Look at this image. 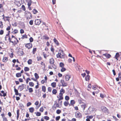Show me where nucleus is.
<instances>
[{
	"label": "nucleus",
	"instance_id": "obj_1",
	"mask_svg": "<svg viewBox=\"0 0 121 121\" xmlns=\"http://www.w3.org/2000/svg\"><path fill=\"white\" fill-rule=\"evenodd\" d=\"M56 56L58 58H61L64 57L65 54L62 50H60L59 52L56 55Z\"/></svg>",
	"mask_w": 121,
	"mask_h": 121
},
{
	"label": "nucleus",
	"instance_id": "obj_2",
	"mask_svg": "<svg viewBox=\"0 0 121 121\" xmlns=\"http://www.w3.org/2000/svg\"><path fill=\"white\" fill-rule=\"evenodd\" d=\"M25 15L27 19H30L32 17L31 14L30 12L27 11L25 12Z\"/></svg>",
	"mask_w": 121,
	"mask_h": 121
},
{
	"label": "nucleus",
	"instance_id": "obj_3",
	"mask_svg": "<svg viewBox=\"0 0 121 121\" xmlns=\"http://www.w3.org/2000/svg\"><path fill=\"white\" fill-rule=\"evenodd\" d=\"M101 109L102 111L105 113H108V109L105 107L103 106L101 107Z\"/></svg>",
	"mask_w": 121,
	"mask_h": 121
},
{
	"label": "nucleus",
	"instance_id": "obj_4",
	"mask_svg": "<svg viewBox=\"0 0 121 121\" xmlns=\"http://www.w3.org/2000/svg\"><path fill=\"white\" fill-rule=\"evenodd\" d=\"M81 107L83 110H84L85 108L87 107V105L84 103H82L81 104Z\"/></svg>",
	"mask_w": 121,
	"mask_h": 121
},
{
	"label": "nucleus",
	"instance_id": "obj_5",
	"mask_svg": "<svg viewBox=\"0 0 121 121\" xmlns=\"http://www.w3.org/2000/svg\"><path fill=\"white\" fill-rule=\"evenodd\" d=\"M60 82L62 84V86H66L68 85L67 83L65 82L63 80H61Z\"/></svg>",
	"mask_w": 121,
	"mask_h": 121
},
{
	"label": "nucleus",
	"instance_id": "obj_6",
	"mask_svg": "<svg viewBox=\"0 0 121 121\" xmlns=\"http://www.w3.org/2000/svg\"><path fill=\"white\" fill-rule=\"evenodd\" d=\"M75 115L76 117L79 118H81L82 115L80 112H77L75 113Z\"/></svg>",
	"mask_w": 121,
	"mask_h": 121
},
{
	"label": "nucleus",
	"instance_id": "obj_7",
	"mask_svg": "<svg viewBox=\"0 0 121 121\" xmlns=\"http://www.w3.org/2000/svg\"><path fill=\"white\" fill-rule=\"evenodd\" d=\"M25 46L26 48L29 49L32 48V45L31 43H29L26 44Z\"/></svg>",
	"mask_w": 121,
	"mask_h": 121
},
{
	"label": "nucleus",
	"instance_id": "obj_8",
	"mask_svg": "<svg viewBox=\"0 0 121 121\" xmlns=\"http://www.w3.org/2000/svg\"><path fill=\"white\" fill-rule=\"evenodd\" d=\"M26 85L24 84H22L20 86H19V88L20 89V91H22L23 89L26 88Z\"/></svg>",
	"mask_w": 121,
	"mask_h": 121
},
{
	"label": "nucleus",
	"instance_id": "obj_9",
	"mask_svg": "<svg viewBox=\"0 0 121 121\" xmlns=\"http://www.w3.org/2000/svg\"><path fill=\"white\" fill-rule=\"evenodd\" d=\"M41 21L40 19H37L35 21V23L36 25H39L41 23Z\"/></svg>",
	"mask_w": 121,
	"mask_h": 121
},
{
	"label": "nucleus",
	"instance_id": "obj_10",
	"mask_svg": "<svg viewBox=\"0 0 121 121\" xmlns=\"http://www.w3.org/2000/svg\"><path fill=\"white\" fill-rule=\"evenodd\" d=\"M71 77V76L70 75H66L65 77V80L66 81H69V80L70 78Z\"/></svg>",
	"mask_w": 121,
	"mask_h": 121
},
{
	"label": "nucleus",
	"instance_id": "obj_11",
	"mask_svg": "<svg viewBox=\"0 0 121 121\" xmlns=\"http://www.w3.org/2000/svg\"><path fill=\"white\" fill-rule=\"evenodd\" d=\"M94 110V108L93 107H90L89 108L88 111H89L90 113H91Z\"/></svg>",
	"mask_w": 121,
	"mask_h": 121
},
{
	"label": "nucleus",
	"instance_id": "obj_12",
	"mask_svg": "<svg viewBox=\"0 0 121 121\" xmlns=\"http://www.w3.org/2000/svg\"><path fill=\"white\" fill-rule=\"evenodd\" d=\"M27 2L28 3L27 5L28 6H30L31 5L32 1L31 0H26Z\"/></svg>",
	"mask_w": 121,
	"mask_h": 121
},
{
	"label": "nucleus",
	"instance_id": "obj_13",
	"mask_svg": "<svg viewBox=\"0 0 121 121\" xmlns=\"http://www.w3.org/2000/svg\"><path fill=\"white\" fill-rule=\"evenodd\" d=\"M54 60L53 58H51L50 60L49 63L50 64L52 65L54 63Z\"/></svg>",
	"mask_w": 121,
	"mask_h": 121
},
{
	"label": "nucleus",
	"instance_id": "obj_14",
	"mask_svg": "<svg viewBox=\"0 0 121 121\" xmlns=\"http://www.w3.org/2000/svg\"><path fill=\"white\" fill-rule=\"evenodd\" d=\"M103 55L106 58H109L111 56L110 54L107 53L104 54H103Z\"/></svg>",
	"mask_w": 121,
	"mask_h": 121
},
{
	"label": "nucleus",
	"instance_id": "obj_15",
	"mask_svg": "<svg viewBox=\"0 0 121 121\" xmlns=\"http://www.w3.org/2000/svg\"><path fill=\"white\" fill-rule=\"evenodd\" d=\"M53 41L57 45H59V43L56 38H55L54 39Z\"/></svg>",
	"mask_w": 121,
	"mask_h": 121
},
{
	"label": "nucleus",
	"instance_id": "obj_16",
	"mask_svg": "<svg viewBox=\"0 0 121 121\" xmlns=\"http://www.w3.org/2000/svg\"><path fill=\"white\" fill-rule=\"evenodd\" d=\"M60 98L59 99V101H60V100L62 99H63V97L62 96L63 94L59 93Z\"/></svg>",
	"mask_w": 121,
	"mask_h": 121
},
{
	"label": "nucleus",
	"instance_id": "obj_17",
	"mask_svg": "<svg viewBox=\"0 0 121 121\" xmlns=\"http://www.w3.org/2000/svg\"><path fill=\"white\" fill-rule=\"evenodd\" d=\"M29 110L30 112L31 113L33 112L34 110V108L33 107H31L29 109Z\"/></svg>",
	"mask_w": 121,
	"mask_h": 121
},
{
	"label": "nucleus",
	"instance_id": "obj_18",
	"mask_svg": "<svg viewBox=\"0 0 121 121\" xmlns=\"http://www.w3.org/2000/svg\"><path fill=\"white\" fill-rule=\"evenodd\" d=\"M90 76L88 75H87L85 77V80L86 81H87L89 80Z\"/></svg>",
	"mask_w": 121,
	"mask_h": 121
},
{
	"label": "nucleus",
	"instance_id": "obj_19",
	"mask_svg": "<svg viewBox=\"0 0 121 121\" xmlns=\"http://www.w3.org/2000/svg\"><path fill=\"white\" fill-rule=\"evenodd\" d=\"M21 73H18L16 74V76L17 77H19L21 76Z\"/></svg>",
	"mask_w": 121,
	"mask_h": 121
},
{
	"label": "nucleus",
	"instance_id": "obj_20",
	"mask_svg": "<svg viewBox=\"0 0 121 121\" xmlns=\"http://www.w3.org/2000/svg\"><path fill=\"white\" fill-rule=\"evenodd\" d=\"M19 109H17V120L18 119L19 117Z\"/></svg>",
	"mask_w": 121,
	"mask_h": 121
},
{
	"label": "nucleus",
	"instance_id": "obj_21",
	"mask_svg": "<svg viewBox=\"0 0 121 121\" xmlns=\"http://www.w3.org/2000/svg\"><path fill=\"white\" fill-rule=\"evenodd\" d=\"M60 94H63L64 93H65V91L64 89H63L62 88L60 90Z\"/></svg>",
	"mask_w": 121,
	"mask_h": 121
},
{
	"label": "nucleus",
	"instance_id": "obj_22",
	"mask_svg": "<svg viewBox=\"0 0 121 121\" xmlns=\"http://www.w3.org/2000/svg\"><path fill=\"white\" fill-rule=\"evenodd\" d=\"M51 85L53 87H55L56 86V83L55 82H52L51 83Z\"/></svg>",
	"mask_w": 121,
	"mask_h": 121
},
{
	"label": "nucleus",
	"instance_id": "obj_23",
	"mask_svg": "<svg viewBox=\"0 0 121 121\" xmlns=\"http://www.w3.org/2000/svg\"><path fill=\"white\" fill-rule=\"evenodd\" d=\"M14 91L15 92V94L16 95H18L19 94L18 93V91L15 88H14Z\"/></svg>",
	"mask_w": 121,
	"mask_h": 121
},
{
	"label": "nucleus",
	"instance_id": "obj_24",
	"mask_svg": "<svg viewBox=\"0 0 121 121\" xmlns=\"http://www.w3.org/2000/svg\"><path fill=\"white\" fill-rule=\"evenodd\" d=\"M8 59L6 57H4L3 59V61L4 62H5L8 60Z\"/></svg>",
	"mask_w": 121,
	"mask_h": 121
},
{
	"label": "nucleus",
	"instance_id": "obj_25",
	"mask_svg": "<svg viewBox=\"0 0 121 121\" xmlns=\"http://www.w3.org/2000/svg\"><path fill=\"white\" fill-rule=\"evenodd\" d=\"M119 55L118 53H117L116 54V55H115V57L117 60H118L117 58L119 57Z\"/></svg>",
	"mask_w": 121,
	"mask_h": 121
},
{
	"label": "nucleus",
	"instance_id": "obj_26",
	"mask_svg": "<svg viewBox=\"0 0 121 121\" xmlns=\"http://www.w3.org/2000/svg\"><path fill=\"white\" fill-rule=\"evenodd\" d=\"M42 91L44 92H45L46 91V87L45 86H43L42 87Z\"/></svg>",
	"mask_w": 121,
	"mask_h": 121
},
{
	"label": "nucleus",
	"instance_id": "obj_27",
	"mask_svg": "<svg viewBox=\"0 0 121 121\" xmlns=\"http://www.w3.org/2000/svg\"><path fill=\"white\" fill-rule=\"evenodd\" d=\"M27 62L28 64H31L32 62V60L30 59H29L28 60Z\"/></svg>",
	"mask_w": 121,
	"mask_h": 121
},
{
	"label": "nucleus",
	"instance_id": "obj_28",
	"mask_svg": "<svg viewBox=\"0 0 121 121\" xmlns=\"http://www.w3.org/2000/svg\"><path fill=\"white\" fill-rule=\"evenodd\" d=\"M57 92V91L55 89H53L52 91V93L54 94H56Z\"/></svg>",
	"mask_w": 121,
	"mask_h": 121
},
{
	"label": "nucleus",
	"instance_id": "obj_29",
	"mask_svg": "<svg viewBox=\"0 0 121 121\" xmlns=\"http://www.w3.org/2000/svg\"><path fill=\"white\" fill-rule=\"evenodd\" d=\"M35 78L37 79H38L39 78L38 74L37 73H35Z\"/></svg>",
	"mask_w": 121,
	"mask_h": 121
},
{
	"label": "nucleus",
	"instance_id": "obj_30",
	"mask_svg": "<svg viewBox=\"0 0 121 121\" xmlns=\"http://www.w3.org/2000/svg\"><path fill=\"white\" fill-rule=\"evenodd\" d=\"M60 67H63L64 66V65L63 63L60 62Z\"/></svg>",
	"mask_w": 121,
	"mask_h": 121
},
{
	"label": "nucleus",
	"instance_id": "obj_31",
	"mask_svg": "<svg viewBox=\"0 0 121 121\" xmlns=\"http://www.w3.org/2000/svg\"><path fill=\"white\" fill-rule=\"evenodd\" d=\"M24 70L25 71H28L29 70V69L27 67H25L24 68Z\"/></svg>",
	"mask_w": 121,
	"mask_h": 121
},
{
	"label": "nucleus",
	"instance_id": "obj_32",
	"mask_svg": "<svg viewBox=\"0 0 121 121\" xmlns=\"http://www.w3.org/2000/svg\"><path fill=\"white\" fill-rule=\"evenodd\" d=\"M33 12L34 14H35L36 13H37L38 12V11L35 9H34Z\"/></svg>",
	"mask_w": 121,
	"mask_h": 121
},
{
	"label": "nucleus",
	"instance_id": "obj_33",
	"mask_svg": "<svg viewBox=\"0 0 121 121\" xmlns=\"http://www.w3.org/2000/svg\"><path fill=\"white\" fill-rule=\"evenodd\" d=\"M30 86L32 87L34 85V84L32 82H30L29 83Z\"/></svg>",
	"mask_w": 121,
	"mask_h": 121
},
{
	"label": "nucleus",
	"instance_id": "obj_34",
	"mask_svg": "<svg viewBox=\"0 0 121 121\" xmlns=\"http://www.w3.org/2000/svg\"><path fill=\"white\" fill-rule=\"evenodd\" d=\"M28 90H29V92L30 93H32L33 91V90L32 88H29Z\"/></svg>",
	"mask_w": 121,
	"mask_h": 121
},
{
	"label": "nucleus",
	"instance_id": "obj_35",
	"mask_svg": "<svg viewBox=\"0 0 121 121\" xmlns=\"http://www.w3.org/2000/svg\"><path fill=\"white\" fill-rule=\"evenodd\" d=\"M64 104L65 106H67L68 104V101L65 102L64 103Z\"/></svg>",
	"mask_w": 121,
	"mask_h": 121
},
{
	"label": "nucleus",
	"instance_id": "obj_36",
	"mask_svg": "<svg viewBox=\"0 0 121 121\" xmlns=\"http://www.w3.org/2000/svg\"><path fill=\"white\" fill-rule=\"evenodd\" d=\"M66 70V69L64 68V67H62V68L61 69V71L62 72H64V71H65Z\"/></svg>",
	"mask_w": 121,
	"mask_h": 121
},
{
	"label": "nucleus",
	"instance_id": "obj_37",
	"mask_svg": "<svg viewBox=\"0 0 121 121\" xmlns=\"http://www.w3.org/2000/svg\"><path fill=\"white\" fill-rule=\"evenodd\" d=\"M22 10L24 11H25L26 10L25 7L24 5H22Z\"/></svg>",
	"mask_w": 121,
	"mask_h": 121
},
{
	"label": "nucleus",
	"instance_id": "obj_38",
	"mask_svg": "<svg viewBox=\"0 0 121 121\" xmlns=\"http://www.w3.org/2000/svg\"><path fill=\"white\" fill-rule=\"evenodd\" d=\"M27 35H22L21 38L22 39H24L25 38H27Z\"/></svg>",
	"mask_w": 121,
	"mask_h": 121
},
{
	"label": "nucleus",
	"instance_id": "obj_39",
	"mask_svg": "<svg viewBox=\"0 0 121 121\" xmlns=\"http://www.w3.org/2000/svg\"><path fill=\"white\" fill-rule=\"evenodd\" d=\"M36 50V48H33V54H34L35 53V52Z\"/></svg>",
	"mask_w": 121,
	"mask_h": 121
},
{
	"label": "nucleus",
	"instance_id": "obj_40",
	"mask_svg": "<svg viewBox=\"0 0 121 121\" xmlns=\"http://www.w3.org/2000/svg\"><path fill=\"white\" fill-rule=\"evenodd\" d=\"M61 111L59 109L57 110L56 111V113L57 114H59L61 112Z\"/></svg>",
	"mask_w": 121,
	"mask_h": 121
},
{
	"label": "nucleus",
	"instance_id": "obj_41",
	"mask_svg": "<svg viewBox=\"0 0 121 121\" xmlns=\"http://www.w3.org/2000/svg\"><path fill=\"white\" fill-rule=\"evenodd\" d=\"M93 116H88L86 117L87 118H88L89 119H91L93 118Z\"/></svg>",
	"mask_w": 121,
	"mask_h": 121
},
{
	"label": "nucleus",
	"instance_id": "obj_42",
	"mask_svg": "<svg viewBox=\"0 0 121 121\" xmlns=\"http://www.w3.org/2000/svg\"><path fill=\"white\" fill-rule=\"evenodd\" d=\"M55 104H56V107H59V104L57 103L55 101Z\"/></svg>",
	"mask_w": 121,
	"mask_h": 121
},
{
	"label": "nucleus",
	"instance_id": "obj_43",
	"mask_svg": "<svg viewBox=\"0 0 121 121\" xmlns=\"http://www.w3.org/2000/svg\"><path fill=\"white\" fill-rule=\"evenodd\" d=\"M69 97L68 96H66L65 97V99L66 100H68L69 99Z\"/></svg>",
	"mask_w": 121,
	"mask_h": 121
},
{
	"label": "nucleus",
	"instance_id": "obj_44",
	"mask_svg": "<svg viewBox=\"0 0 121 121\" xmlns=\"http://www.w3.org/2000/svg\"><path fill=\"white\" fill-rule=\"evenodd\" d=\"M75 103V101L73 100H71L70 101V103L71 104H73Z\"/></svg>",
	"mask_w": 121,
	"mask_h": 121
},
{
	"label": "nucleus",
	"instance_id": "obj_45",
	"mask_svg": "<svg viewBox=\"0 0 121 121\" xmlns=\"http://www.w3.org/2000/svg\"><path fill=\"white\" fill-rule=\"evenodd\" d=\"M92 88L94 90H95L97 89V88L96 87V85H94V86H92Z\"/></svg>",
	"mask_w": 121,
	"mask_h": 121
},
{
	"label": "nucleus",
	"instance_id": "obj_46",
	"mask_svg": "<svg viewBox=\"0 0 121 121\" xmlns=\"http://www.w3.org/2000/svg\"><path fill=\"white\" fill-rule=\"evenodd\" d=\"M43 55L44 57L45 58H46L47 57V54H45V53L44 52H43Z\"/></svg>",
	"mask_w": 121,
	"mask_h": 121
},
{
	"label": "nucleus",
	"instance_id": "obj_47",
	"mask_svg": "<svg viewBox=\"0 0 121 121\" xmlns=\"http://www.w3.org/2000/svg\"><path fill=\"white\" fill-rule=\"evenodd\" d=\"M41 113L39 112H37L36 113V115L37 116H39L41 115Z\"/></svg>",
	"mask_w": 121,
	"mask_h": 121
},
{
	"label": "nucleus",
	"instance_id": "obj_48",
	"mask_svg": "<svg viewBox=\"0 0 121 121\" xmlns=\"http://www.w3.org/2000/svg\"><path fill=\"white\" fill-rule=\"evenodd\" d=\"M9 42H11L12 43H14L15 42V41L13 42V41H11V39L10 37H9Z\"/></svg>",
	"mask_w": 121,
	"mask_h": 121
},
{
	"label": "nucleus",
	"instance_id": "obj_49",
	"mask_svg": "<svg viewBox=\"0 0 121 121\" xmlns=\"http://www.w3.org/2000/svg\"><path fill=\"white\" fill-rule=\"evenodd\" d=\"M44 119L47 120H48L49 119V117L47 116H46L44 117Z\"/></svg>",
	"mask_w": 121,
	"mask_h": 121
},
{
	"label": "nucleus",
	"instance_id": "obj_50",
	"mask_svg": "<svg viewBox=\"0 0 121 121\" xmlns=\"http://www.w3.org/2000/svg\"><path fill=\"white\" fill-rule=\"evenodd\" d=\"M52 89V88L51 87H48V91L50 92H51Z\"/></svg>",
	"mask_w": 121,
	"mask_h": 121
},
{
	"label": "nucleus",
	"instance_id": "obj_51",
	"mask_svg": "<svg viewBox=\"0 0 121 121\" xmlns=\"http://www.w3.org/2000/svg\"><path fill=\"white\" fill-rule=\"evenodd\" d=\"M60 116H57L56 117V121H58L60 118Z\"/></svg>",
	"mask_w": 121,
	"mask_h": 121
},
{
	"label": "nucleus",
	"instance_id": "obj_52",
	"mask_svg": "<svg viewBox=\"0 0 121 121\" xmlns=\"http://www.w3.org/2000/svg\"><path fill=\"white\" fill-rule=\"evenodd\" d=\"M118 77L121 80V73H118Z\"/></svg>",
	"mask_w": 121,
	"mask_h": 121
},
{
	"label": "nucleus",
	"instance_id": "obj_53",
	"mask_svg": "<svg viewBox=\"0 0 121 121\" xmlns=\"http://www.w3.org/2000/svg\"><path fill=\"white\" fill-rule=\"evenodd\" d=\"M29 40H30V42H32L33 41V38L31 37L30 38V39H29Z\"/></svg>",
	"mask_w": 121,
	"mask_h": 121
},
{
	"label": "nucleus",
	"instance_id": "obj_54",
	"mask_svg": "<svg viewBox=\"0 0 121 121\" xmlns=\"http://www.w3.org/2000/svg\"><path fill=\"white\" fill-rule=\"evenodd\" d=\"M30 24L31 25H32L33 24V21L32 20L30 21L29 22Z\"/></svg>",
	"mask_w": 121,
	"mask_h": 121
},
{
	"label": "nucleus",
	"instance_id": "obj_55",
	"mask_svg": "<svg viewBox=\"0 0 121 121\" xmlns=\"http://www.w3.org/2000/svg\"><path fill=\"white\" fill-rule=\"evenodd\" d=\"M20 32L21 34L23 33L24 32V31L23 29H21L20 30Z\"/></svg>",
	"mask_w": 121,
	"mask_h": 121
},
{
	"label": "nucleus",
	"instance_id": "obj_56",
	"mask_svg": "<svg viewBox=\"0 0 121 121\" xmlns=\"http://www.w3.org/2000/svg\"><path fill=\"white\" fill-rule=\"evenodd\" d=\"M4 33V31L3 30H1L0 31V35H2Z\"/></svg>",
	"mask_w": 121,
	"mask_h": 121
},
{
	"label": "nucleus",
	"instance_id": "obj_57",
	"mask_svg": "<svg viewBox=\"0 0 121 121\" xmlns=\"http://www.w3.org/2000/svg\"><path fill=\"white\" fill-rule=\"evenodd\" d=\"M3 27V24L2 22H1L0 21V27L1 28H2Z\"/></svg>",
	"mask_w": 121,
	"mask_h": 121
},
{
	"label": "nucleus",
	"instance_id": "obj_58",
	"mask_svg": "<svg viewBox=\"0 0 121 121\" xmlns=\"http://www.w3.org/2000/svg\"><path fill=\"white\" fill-rule=\"evenodd\" d=\"M31 104L30 102H28L27 104V107L29 106Z\"/></svg>",
	"mask_w": 121,
	"mask_h": 121
},
{
	"label": "nucleus",
	"instance_id": "obj_59",
	"mask_svg": "<svg viewBox=\"0 0 121 121\" xmlns=\"http://www.w3.org/2000/svg\"><path fill=\"white\" fill-rule=\"evenodd\" d=\"M52 66L53 68L54 69H56V65L54 64V63L52 65Z\"/></svg>",
	"mask_w": 121,
	"mask_h": 121
},
{
	"label": "nucleus",
	"instance_id": "obj_60",
	"mask_svg": "<svg viewBox=\"0 0 121 121\" xmlns=\"http://www.w3.org/2000/svg\"><path fill=\"white\" fill-rule=\"evenodd\" d=\"M37 59L38 61H39L41 60V58L40 57H37Z\"/></svg>",
	"mask_w": 121,
	"mask_h": 121
},
{
	"label": "nucleus",
	"instance_id": "obj_61",
	"mask_svg": "<svg viewBox=\"0 0 121 121\" xmlns=\"http://www.w3.org/2000/svg\"><path fill=\"white\" fill-rule=\"evenodd\" d=\"M19 81L20 82H22L23 81V80L21 78H19Z\"/></svg>",
	"mask_w": 121,
	"mask_h": 121
},
{
	"label": "nucleus",
	"instance_id": "obj_62",
	"mask_svg": "<svg viewBox=\"0 0 121 121\" xmlns=\"http://www.w3.org/2000/svg\"><path fill=\"white\" fill-rule=\"evenodd\" d=\"M43 108L42 107L40 108L39 111L42 112H43Z\"/></svg>",
	"mask_w": 121,
	"mask_h": 121
},
{
	"label": "nucleus",
	"instance_id": "obj_63",
	"mask_svg": "<svg viewBox=\"0 0 121 121\" xmlns=\"http://www.w3.org/2000/svg\"><path fill=\"white\" fill-rule=\"evenodd\" d=\"M13 31L15 34L17 33L18 32V31L16 30H15Z\"/></svg>",
	"mask_w": 121,
	"mask_h": 121
},
{
	"label": "nucleus",
	"instance_id": "obj_64",
	"mask_svg": "<svg viewBox=\"0 0 121 121\" xmlns=\"http://www.w3.org/2000/svg\"><path fill=\"white\" fill-rule=\"evenodd\" d=\"M3 121H8L6 117L3 118Z\"/></svg>",
	"mask_w": 121,
	"mask_h": 121
}]
</instances>
